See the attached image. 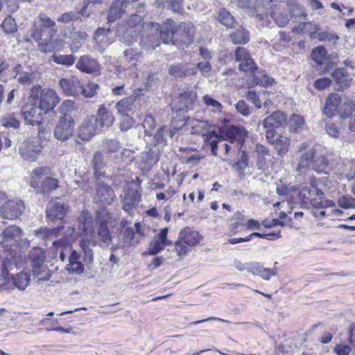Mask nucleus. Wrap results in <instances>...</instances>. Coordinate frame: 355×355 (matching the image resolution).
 Segmentation results:
<instances>
[{
	"instance_id": "13d9d810",
	"label": "nucleus",
	"mask_w": 355,
	"mask_h": 355,
	"mask_svg": "<svg viewBox=\"0 0 355 355\" xmlns=\"http://www.w3.org/2000/svg\"><path fill=\"white\" fill-rule=\"evenodd\" d=\"M339 206L343 209H354L355 199L349 195H345L338 199Z\"/></svg>"
},
{
	"instance_id": "2f4dec72",
	"label": "nucleus",
	"mask_w": 355,
	"mask_h": 355,
	"mask_svg": "<svg viewBox=\"0 0 355 355\" xmlns=\"http://www.w3.org/2000/svg\"><path fill=\"white\" fill-rule=\"evenodd\" d=\"M79 254L72 250L69 257V263L66 266V270L71 275H80L84 270L83 263L79 261Z\"/></svg>"
},
{
	"instance_id": "bb28decb",
	"label": "nucleus",
	"mask_w": 355,
	"mask_h": 355,
	"mask_svg": "<svg viewBox=\"0 0 355 355\" xmlns=\"http://www.w3.org/2000/svg\"><path fill=\"white\" fill-rule=\"evenodd\" d=\"M141 201V193L133 188H128L125 192L122 200V208L125 211H129L135 207Z\"/></svg>"
},
{
	"instance_id": "9b49d317",
	"label": "nucleus",
	"mask_w": 355,
	"mask_h": 355,
	"mask_svg": "<svg viewBox=\"0 0 355 355\" xmlns=\"http://www.w3.org/2000/svg\"><path fill=\"white\" fill-rule=\"evenodd\" d=\"M43 149L40 139L35 137L24 141L19 146L21 156L27 161L35 162Z\"/></svg>"
},
{
	"instance_id": "7ed1b4c3",
	"label": "nucleus",
	"mask_w": 355,
	"mask_h": 355,
	"mask_svg": "<svg viewBox=\"0 0 355 355\" xmlns=\"http://www.w3.org/2000/svg\"><path fill=\"white\" fill-rule=\"evenodd\" d=\"M297 149L301 153L297 166L298 171L311 166L318 173L324 172L329 164V161L326 156L317 155L315 149L313 147H310V144L307 142L301 144L298 146Z\"/></svg>"
},
{
	"instance_id": "e2e57ef3",
	"label": "nucleus",
	"mask_w": 355,
	"mask_h": 355,
	"mask_svg": "<svg viewBox=\"0 0 355 355\" xmlns=\"http://www.w3.org/2000/svg\"><path fill=\"white\" fill-rule=\"evenodd\" d=\"M1 124L6 128H19L20 122L12 115L4 116L1 120Z\"/></svg>"
},
{
	"instance_id": "4d7b16f0",
	"label": "nucleus",
	"mask_w": 355,
	"mask_h": 355,
	"mask_svg": "<svg viewBox=\"0 0 355 355\" xmlns=\"http://www.w3.org/2000/svg\"><path fill=\"white\" fill-rule=\"evenodd\" d=\"M191 248L178 236V241L175 243V250L179 257L185 256Z\"/></svg>"
},
{
	"instance_id": "412c9836",
	"label": "nucleus",
	"mask_w": 355,
	"mask_h": 355,
	"mask_svg": "<svg viewBox=\"0 0 355 355\" xmlns=\"http://www.w3.org/2000/svg\"><path fill=\"white\" fill-rule=\"evenodd\" d=\"M59 101L60 98L54 89H44L41 92L38 105L47 113L53 110Z\"/></svg>"
},
{
	"instance_id": "5fc2aeb1",
	"label": "nucleus",
	"mask_w": 355,
	"mask_h": 355,
	"mask_svg": "<svg viewBox=\"0 0 355 355\" xmlns=\"http://www.w3.org/2000/svg\"><path fill=\"white\" fill-rule=\"evenodd\" d=\"M166 245H168L162 241L154 239V240L149 245L148 254L151 255H155L163 250Z\"/></svg>"
},
{
	"instance_id": "20e7f679",
	"label": "nucleus",
	"mask_w": 355,
	"mask_h": 355,
	"mask_svg": "<svg viewBox=\"0 0 355 355\" xmlns=\"http://www.w3.org/2000/svg\"><path fill=\"white\" fill-rule=\"evenodd\" d=\"M73 234V227L64 225L55 228H41L35 231V236L42 240L46 245H48L49 242H52L54 248L67 246Z\"/></svg>"
},
{
	"instance_id": "aec40b11",
	"label": "nucleus",
	"mask_w": 355,
	"mask_h": 355,
	"mask_svg": "<svg viewBox=\"0 0 355 355\" xmlns=\"http://www.w3.org/2000/svg\"><path fill=\"white\" fill-rule=\"evenodd\" d=\"M99 130L94 116H91L85 119L78 127V137L82 140L88 141Z\"/></svg>"
},
{
	"instance_id": "6e6d98bb",
	"label": "nucleus",
	"mask_w": 355,
	"mask_h": 355,
	"mask_svg": "<svg viewBox=\"0 0 355 355\" xmlns=\"http://www.w3.org/2000/svg\"><path fill=\"white\" fill-rule=\"evenodd\" d=\"M1 27L6 33H12L17 31L15 20L11 17H8L3 20Z\"/></svg>"
},
{
	"instance_id": "4c0bfd02",
	"label": "nucleus",
	"mask_w": 355,
	"mask_h": 355,
	"mask_svg": "<svg viewBox=\"0 0 355 355\" xmlns=\"http://www.w3.org/2000/svg\"><path fill=\"white\" fill-rule=\"evenodd\" d=\"M355 109V101L345 96L342 98V102L340 104L338 114L342 118L348 117Z\"/></svg>"
},
{
	"instance_id": "f03ea898",
	"label": "nucleus",
	"mask_w": 355,
	"mask_h": 355,
	"mask_svg": "<svg viewBox=\"0 0 355 355\" xmlns=\"http://www.w3.org/2000/svg\"><path fill=\"white\" fill-rule=\"evenodd\" d=\"M58 30L55 22L44 14L35 18L31 37L38 44L40 50L44 53L54 51L53 38Z\"/></svg>"
},
{
	"instance_id": "c9c22d12",
	"label": "nucleus",
	"mask_w": 355,
	"mask_h": 355,
	"mask_svg": "<svg viewBox=\"0 0 355 355\" xmlns=\"http://www.w3.org/2000/svg\"><path fill=\"white\" fill-rule=\"evenodd\" d=\"M291 139L289 137L281 135L277 136L275 140H272V146L277 150L278 156L285 155L289 149Z\"/></svg>"
},
{
	"instance_id": "774afa93",
	"label": "nucleus",
	"mask_w": 355,
	"mask_h": 355,
	"mask_svg": "<svg viewBox=\"0 0 355 355\" xmlns=\"http://www.w3.org/2000/svg\"><path fill=\"white\" fill-rule=\"evenodd\" d=\"M276 24L280 27H284L288 22V15L283 12H275L272 15Z\"/></svg>"
},
{
	"instance_id": "393cba45",
	"label": "nucleus",
	"mask_w": 355,
	"mask_h": 355,
	"mask_svg": "<svg viewBox=\"0 0 355 355\" xmlns=\"http://www.w3.org/2000/svg\"><path fill=\"white\" fill-rule=\"evenodd\" d=\"M331 77L337 85V91L342 92L348 88L352 81L347 71L344 68H337L331 73Z\"/></svg>"
},
{
	"instance_id": "338daca9",
	"label": "nucleus",
	"mask_w": 355,
	"mask_h": 355,
	"mask_svg": "<svg viewBox=\"0 0 355 355\" xmlns=\"http://www.w3.org/2000/svg\"><path fill=\"white\" fill-rule=\"evenodd\" d=\"M79 19H80V17L78 16V13L76 12H69L61 15L57 20L58 21L67 24Z\"/></svg>"
},
{
	"instance_id": "9d476101",
	"label": "nucleus",
	"mask_w": 355,
	"mask_h": 355,
	"mask_svg": "<svg viewBox=\"0 0 355 355\" xmlns=\"http://www.w3.org/2000/svg\"><path fill=\"white\" fill-rule=\"evenodd\" d=\"M115 194L113 189L103 181L98 180L95 184V193L93 201L101 207L111 205L114 199Z\"/></svg>"
},
{
	"instance_id": "8fccbe9b",
	"label": "nucleus",
	"mask_w": 355,
	"mask_h": 355,
	"mask_svg": "<svg viewBox=\"0 0 355 355\" xmlns=\"http://www.w3.org/2000/svg\"><path fill=\"white\" fill-rule=\"evenodd\" d=\"M133 103L132 97L125 98L116 103V107L119 113L125 114L132 110Z\"/></svg>"
},
{
	"instance_id": "5701e85b",
	"label": "nucleus",
	"mask_w": 355,
	"mask_h": 355,
	"mask_svg": "<svg viewBox=\"0 0 355 355\" xmlns=\"http://www.w3.org/2000/svg\"><path fill=\"white\" fill-rule=\"evenodd\" d=\"M135 231L132 227H127L123 233V245H135L137 244L144 234V231L139 223L134 225Z\"/></svg>"
},
{
	"instance_id": "58836bf2",
	"label": "nucleus",
	"mask_w": 355,
	"mask_h": 355,
	"mask_svg": "<svg viewBox=\"0 0 355 355\" xmlns=\"http://www.w3.org/2000/svg\"><path fill=\"white\" fill-rule=\"evenodd\" d=\"M231 41L234 44H245L250 41L249 32L243 26L239 27L230 35Z\"/></svg>"
},
{
	"instance_id": "473e14b6",
	"label": "nucleus",
	"mask_w": 355,
	"mask_h": 355,
	"mask_svg": "<svg viewBox=\"0 0 355 355\" xmlns=\"http://www.w3.org/2000/svg\"><path fill=\"white\" fill-rule=\"evenodd\" d=\"M94 119L96 120V124H98L99 130L104 126L108 127L111 125L114 121V118L112 115L108 112L103 106H101L98 108L97 115L94 116Z\"/></svg>"
},
{
	"instance_id": "6e6552de",
	"label": "nucleus",
	"mask_w": 355,
	"mask_h": 355,
	"mask_svg": "<svg viewBox=\"0 0 355 355\" xmlns=\"http://www.w3.org/2000/svg\"><path fill=\"white\" fill-rule=\"evenodd\" d=\"M75 121L69 114L60 116L54 128V137L61 142L69 139L73 135Z\"/></svg>"
},
{
	"instance_id": "4468645a",
	"label": "nucleus",
	"mask_w": 355,
	"mask_h": 355,
	"mask_svg": "<svg viewBox=\"0 0 355 355\" xmlns=\"http://www.w3.org/2000/svg\"><path fill=\"white\" fill-rule=\"evenodd\" d=\"M21 239V229L17 225H10L6 228L1 234L0 243L3 248L17 247V244Z\"/></svg>"
},
{
	"instance_id": "864d4df0",
	"label": "nucleus",
	"mask_w": 355,
	"mask_h": 355,
	"mask_svg": "<svg viewBox=\"0 0 355 355\" xmlns=\"http://www.w3.org/2000/svg\"><path fill=\"white\" fill-rule=\"evenodd\" d=\"M309 183L310 189L313 193V195L321 197L324 194L322 191V187L324 185L322 180L313 178L310 179Z\"/></svg>"
},
{
	"instance_id": "49530a36",
	"label": "nucleus",
	"mask_w": 355,
	"mask_h": 355,
	"mask_svg": "<svg viewBox=\"0 0 355 355\" xmlns=\"http://www.w3.org/2000/svg\"><path fill=\"white\" fill-rule=\"evenodd\" d=\"M99 86L97 83L91 82L87 83L86 86L81 85L80 95L85 98H91L97 94Z\"/></svg>"
},
{
	"instance_id": "f257e3e1",
	"label": "nucleus",
	"mask_w": 355,
	"mask_h": 355,
	"mask_svg": "<svg viewBox=\"0 0 355 355\" xmlns=\"http://www.w3.org/2000/svg\"><path fill=\"white\" fill-rule=\"evenodd\" d=\"M152 24L156 31L160 28V38L165 44L171 43L179 49H184L194 41L196 29L191 22L177 24L173 19H167L161 27L158 24Z\"/></svg>"
},
{
	"instance_id": "cd10ccee",
	"label": "nucleus",
	"mask_w": 355,
	"mask_h": 355,
	"mask_svg": "<svg viewBox=\"0 0 355 355\" xmlns=\"http://www.w3.org/2000/svg\"><path fill=\"white\" fill-rule=\"evenodd\" d=\"M341 102L342 98L338 94H330L326 99L323 113L329 117L334 116L336 113H338Z\"/></svg>"
},
{
	"instance_id": "c85d7f7f",
	"label": "nucleus",
	"mask_w": 355,
	"mask_h": 355,
	"mask_svg": "<svg viewBox=\"0 0 355 355\" xmlns=\"http://www.w3.org/2000/svg\"><path fill=\"white\" fill-rule=\"evenodd\" d=\"M286 121V116L284 112L277 111L266 117L262 123L264 128H275L283 125Z\"/></svg>"
},
{
	"instance_id": "39448f33",
	"label": "nucleus",
	"mask_w": 355,
	"mask_h": 355,
	"mask_svg": "<svg viewBox=\"0 0 355 355\" xmlns=\"http://www.w3.org/2000/svg\"><path fill=\"white\" fill-rule=\"evenodd\" d=\"M79 227L83 230L84 236L80 243L86 259L91 261L93 258V251L89 245L95 246L97 244L95 231L93 229V221L91 215L88 211H83L79 218Z\"/></svg>"
},
{
	"instance_id": "f3484780",
	"label": "nucleus",
	"mask_w": 355,
	"mask_h": 355,
	"mask_svg": "<svg viewBox=\"0 0 355 355\" xmlns=\"http://www.w3.org/2000/svg\"><path fill=\"white\" fill-rule=\"evenodd\" d=\"M168 73L175 79H184L188 76H196L197 69L189 67L185 63L175 62L168 66Z\"/></svg>"
},
{
	"instance_id": "ddd939ff",
	"label": "nucleus",
	"mask_w": 355,
	"mask_h": 355,
	"mask_svg": "<svg viewBox=\"0 0 355 355\" xmlns=\"http://www.w3.org/2000/svg\"><path fill=\"white\" fill-rule=\"evenodd\" d=\"M220 137L224 141H229L230 144L241 145L244 142L248 132L241 125H230L224 130H220Z\"/></svg>"
},
{
	"instance_id": "69168bd1",
	"label": "nucleus",
	"mask_w": 355,
	"mask_h": 355,
	"mask_svg": "<svg viewBox=\"0 0 355 355\" xmlns=\"http://www.w3.org/2000/svg\"><path fill=\"white\" fill-rule=\"evenodd\" d=\"M168 128L166 125H163L159 128L154 136L155 144H166L165 136L168 134Z\"/></svg>"
},
{
	"instance_id": "0eeeda50",
	"label": "nucleus",
	"mask_w": 355,
	"mask_h": 355,
	"mask_svg": "<svg viewBox=\"0 0 355 355\" xmlns=\"http://www.w3.org/2000/svg\"><path fill=\"white\" fill-rule=\"evenodd\" d=\"M29 257L33 275L37 277L39 280H49L51 275L44 265L46 255L44 250L40 248H35L31 250Z\"/></svg>"
},
{
	"instance_id": "c03bdc74",
	"label": "nucleus",
	"mask_w": 355,
	"mask_h": 355,
	"mask_svg": "<svg viewBox=\"0 0 355 355\" xmlns=\"http://www.w3.org/2000/svg\"><path fill=\"white\" fill-rule=\"evenodd\" d=\"M143 19L141 16L135 14L132 15L128 21H127V28L132 31H137L139 33L141 31V28L143 27Z\"/></svg>"
},
{
	"instance_id": "72a5a7b5",
	"label": "nucleus",
	"mask_w": 355,
	"mask_h": 355,
	"mask_svg": "<svg viewBox=\"0 0 355 355\" xmlns=\"http://www.w3.org/2000/svg\"><path fill=\"white\" fill-rule=\"evenodd\" d=\"M140 53L137 49L129 48L125 49L121 58V62L128 67H135L139 60Z\"/></svg>"
},
{
	"instance_id": "a878e982",
	"label": "nucleus",
	"mask_w": 355,
	"mask_h": 355,
	"mask_svg": "<svg viewBox=\"0 0 355 355\" xmlns=\"http://www.w3.org/2000/svg\"><path fill=\"white\" fill-rule=\"evenodd\" d=\"M116 155H107L103 151H96L92 160L94 175H96L98 173L101 175V170L110 162L114 161Z\"/></svg>"
},
{
	"instance_id": "a19ab883",
	"label": "nucleus",
	"mask_w": 355,
	"mask_h": 355,
	"mask_svg": "<svg viewBox=\"0 0 355 355\" xmlns=\"http://www.w3.org/2000/svg\"><path fill=\"white\" fill-rule=\"evenodd\" d=\"M15 286L19 290L24 291L29 284L30 276L27 273L21 272L12 276Z\"/></svg>"
},
{
	"instance_id": "2eb2a0df",
	"label": "nucleus",
	"mask_w": 355,
	"mask_h": 355,
	"mask_svg": "<svg viewBox=\"0 0 355 355\" xmlns=\"http://www.w3.org/2000/svg\"><path fill=\"white\" fill-rule=\"evenodd\" d=\"M67 207L59 198H55L49 201L46 207V216L51 220L63 219L67 212Z\"/></svg>"
},
{
	"instance_id": "c756f323",
	"label": "nucleus",
	"mask_w": 355,
	"mask_h": 355,
	"mask_svg": "<svg viewBox=\"0 0 355 355\" xmlns=\"http://www.w3.org/2000/svg\"><path fill=\"white\" fill-rule=\"evenodd\" d=\"M95 235L96 239H98L99 240V245L109 246L111 244L112 236L108 230L107 222L106 220L101 221L96 232H95Z\"/></svg>"
},
{
	"instance_id": "ea45409f",
	"label": "nucleus",
	"mask_w": 355,
	"mask_h": 355,
	"mask_svg": "<svg viewBox=\"0 0 355 355\" xmlns=\"http://www.w3.org/2000/svg\"><path fill=\"white\" fill-rule=\"evenodd\" d=\"M87 35L85 32L76 31L71 33V51L73 53L77 52L85 40Z\"/></svg>"
},
{
	"instance_id": "7c9ffc66",
	"label": "nucleus",
	"mask_w": 355,
	"mask_h": 355,
	"mask_svg": "<svg viewBox=\"0 0 355 355\" xmlns=\"http://www.w3.org/2000/svg\"><path fill=\"white\" fill-rule=\"evenodd\" d=\"M179 237L190 247L198 244L201 239L198 232L189 227H184L180 231Z\"/></svg>"
},
{
	"instance_id": "6ab92c4d",
	"label": "nucleus",
	"mask_w": 355,
	"mask_h": 355,
	"mask_svg": "<svg viewBox=\"0 0 355 355\" xmlns=\"http://www.w3.org/2000/svg\"><path fill=\"white\" fill-rule=\"evenodd\" d=\"M45 114L46 112L39 105H26L22 111V115L25 121L28 124L33 125L39 124L42 119L43 115Z\"/></svg>"
},
{
	"instance_id": "de8ad7c7",
	"label": "nucleus",
	"mask_w": 355,
	"mask_h": 355,
	"mask_svg": "<svg viewBox=\"0 0 355 355\" xmlns=\"http://www.w3.org/2000/svg\"><path fill=\"white\" fill-rule=\"evenodd\" d=\"M203 103L208 107L211 108L212 112H221L223 110L222 104L213 98L210 95H205L202 98Z\"/></svg>"
},
{
	"instance_id": "f704fd0d",
	"label": "nucleus",
	"mask_w": 355,
	"mask_h": 355,
	"mask_svg": "<svg viewBox=\"0 0 355 355\" xmlns=\"http://www.w3.org/2000/svg\"><path fill=\"white\" fill-rule=\"evenodd\" d=\"M252 85H261L263 87L270 86L272 85L274 80L268 76V74L263 71L257 70L252 73Z\"/></svg>"
},
{
	"instance_id": "603ef678",
	"label": "nucleus",
	"mask_w": 355,
	"mask_h": 355,
	"mask_svg": "<svg viewBox=\"0 0 355 355\" xmlns=\"http://www.w3.org/2000/svg\"><path fill=\"white\" fill-rule=\"evenodd\" d=\"M219 21L227 28L232 27L234 23V19L233 16L226 10H220L218 14Z\"/></svg>"
},
{
	"instance_id": "09e8293b",
	"label": "nucleus",
	"mask_w": 355,
	"mask_h": 355,
	"mask_svg": "<svg viewBox=\"0 0 355 355\" xmlns=\"http://www.w3.org/2000/svg\"><path fill=\"white\" fill-rule=\"evenodd\" d=\"M140 159L142 163L145 164L148 167L155 164L158 160L157 155L153 150L142 152L140 155Z\"/></svg>"
},
{
	"instance_id": "052dcab7",
	"label": "nucleus",
	"mask_w": 355,
	"mask_h": 355,
	"mask_svg": "<svg viewBox=\"0 0 355 355\" xmlns=\"http://www.w3.org/2000/svg\"><path fill=\"white\" fill-rule=\"evenodd\" d=\"M221 141H223L220 137V134H217L216 130H214V135H210V139L204 141L205 143H209L211 153L214 155H216L218 144H219Z\"/></svg>"
},
{
	"instance_id": "b1692460",
	"label": "nucleus",
	"mask_w": 355,
	"mask_h": 355,
	"mask_svg": "<svg viewBox=\"0 0 355 355\" xmlns=\"http://www.w3.org/2000/svg\"><path fill=\"white\" fill-rule=\"evenodd\" d=\"M128 2L126 0H114L112 2L108 11L107 19L112 23L121 18L125 13Z\"/></svg>"
},
{
	"instance_id": "79ce46f5",
	"label": "nucleus",
	"mask_w": 355,
	"mask_h": 355,
	"mask_svg": "<svg viewBox=\"0 0 355 355\" xmlns=\"http://www.w3.org/2000/svg\"><path fill=\"white\" fill-rule=\"evenodd\" d=\"M51 60L58 64L70 67L74 64L76 58L73 55H61L55 53L51 55Z\"/></svg>"
},
{
	"instance_id": "0e129e2a",
	"label": "nucleus",
	"mask_w": 355,
	"mask_h": 355,
	"mask_svg": "<svg viewBox=\"0 0 355 355\" xmlns=\"http://www.w3.org/2000/svg\"><path fill=\"white\" fill-rule=\"evenodd\" d=\"M257 67L255 66V63L251 57L247 58L245 61L243 60L239 62V69L242 71H251L252 73L257 70Z\"/></svg>"
},
{
	"instance_id": "37998d69",
	"label": "nucleus",
	"mask_w": 355,
	"mask_h": 355,
	"mask_svg": "<svg viewBox=\"0 0 355 355\" xmlns=\"http://www.w3.org/2000/svg\"><path fill=\"white\" fill-rule=\"evenodd\" d=\"M138 33L137 31L126 28L123 34L119 35V40L125 45L130 46L137 41Z\"/></svg>"
},
{
	"instance_id": "4be33fe9",
	"label": "nucleus",
	"mask_w": 355,
	"mask_h": 355,
	"mask_svg": "<svg viewBox=\"0 0 355 355\" xmlns=\"http://www.w3.org/2000/svg\"><path fill=\"white\" fill-rule=\"evenodd\" d=\"M59 85L63 92L68 96H80L81 83L77 77L71 76L60 80Z\"/></svg>"
},
{
	"instance_id": "680f3d73",
	"label": "nucleus",
	"mask_w": 355,
	"mask_h": 355,
	"mask_svg": "<svg viewBox=\"0 0 355 355\" xmlns=\"http://www.w3.org/2000/svg\"><path fill=\"white\" fill-rule=\"evenodd\" d=\"M155 126V121L152 116L148 115L143 122V128L146 135H153V131Z\"/></svg>"
},
{
	"instance_id": "e433bc0d",
	"label": "nucleus",
	"mask_w": 355,
	"mask_h": 355,
	"mask_svg": "<svg viewBox=\"0 0 355 355\" xmlns=\"http://www.w3.org/2000/svg\"><path fill=\"white\" fill-rule=\"evenodd\" d=\"M122 149L121 144L116 139H105L103 143V152L107 155H116L118 158V153Z\"/></svg>"
},
{
	"instance_id": "dca6fc26",
	"label": "nucleus",
	"mask_w": 355,
	"mask_h": 355,
	"mask_svg": "<svg viewBox=\"0 0 355 355\" xmlns=\"http://www.w3.org/2000/svg\"><path fill=\"white\" fill-rule=\"evenodd\" d=\"M76 68L82 72L98 76L101 73V65L95 58L89 55L80 57L76 64Z\"/></svg>"
},
{
	"instance_id": "1a4fd4ad",
	"label": "nucleus",
	"mask_w": 355,
	"mask_h": 355,
	"mask_svg": "<svg viewBox=\"0 0 355 355\" xmlns=\"http://www.w3.org/2000/svg\"><path fill=\"white\" fill-rule=\"evenodd\" d=\"M22 265L21 257L10 252L6 257L0 258V287L9 282V271L20 268Z\"/></svg>"
},
{
	"instance_id": "bf43d9fd",
	"label": "nucleus",
	"mask_w": 355,
	"mask_h": 355,
	"mask_svg": "<svg viewBox=\"0 0 355 355\" xmlns=\"http://www.w3.org/2000/svg\"><path fill=\"white\" fill-rule=\"evenodd\" d=\"M256 151L258 155V164L263 166L267 156H269L268 148L262 144H257Z\"/></svg>"
},
{
	"instance_id": "f8f14e48",
	"label": "nucleus",
	"mask_w": 355,
	"mask_h": 355,
	"mask_svg": "<svg viewBox=\"0 0 355 355\" xmlns=\"http://www.w3.org/2000/svg\"><path fill=\"white\" fill-rule=\"evenodd\" d=\"M25 205L23 200L19 198L9 200L0 207V216L8 220H15L24 212Z\"/></svg>"
},
{
	"instance_id": "3c124183",
	"label": "nucleus",
	"mask_w": 355,
	"mask_h": 355,
	"mask_svg": "<svg viewBox=\"0 0 355 355\" xmlns=\"http://www.w3.org/2000/svg\"><path fill=\"white\" fill-rule=\"evenodd\" d=\"M327 51L323 46H318L313 49L311 53L312 59L318 64H322L326 60Z\"/></svg>"
},
{
	"instance_id": "a211bd4d",
	"label": "nucleus",
	"mask_w": 355,
	"mask_h": 355,
	"mask_svg": "<svg viewBox=\"0 0 355 355\" xmlns=\"http://www.w3.org/2000/svg\"><path fill=\"white\" fill-rule=\"evenodd\" d=\"M191 132L192 134H202L203 140L210 139V135H214V126L209 124L207 121L193 119L189 121Z\"/></svg>"
},
{
	"instance_id": "423d86ee",
	"label": "nucleus",
	"mask_w": 355,
	"mask_h": 355,
	"mask_svg": "<svg viewBox=\"0 0 355 355\" xmlns=\"http://www.w3.org/2000/svg\"><path fill=\"white\" fill-rule=\"evenodd\" d=\"M49 172L48 168L41 167L35 168L31 174L32 186L37 187L42 193H49L58 187V180L47 176Z\"/></svg>"
},
{
	"instance_id": "a18cd8bd",
	"label": "nucleus",
	"mask_w": 355,
	"mask_h": 355,
	"mask_svg": "<svg viewBox=\"0 0 355 355\" xmlns=\"http://www.w3.org/2000/svg\"><path fill=\"white\" fill-rule=\"evenodd\" d=\"M304 124V118L298 114H293L289 119V128L291 132H299Z\"/></svg>"
}]
</instances>
